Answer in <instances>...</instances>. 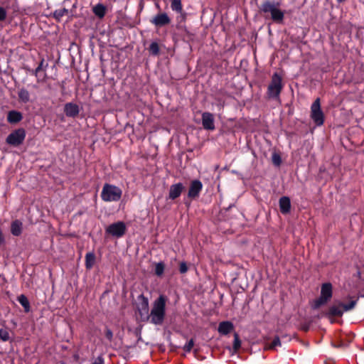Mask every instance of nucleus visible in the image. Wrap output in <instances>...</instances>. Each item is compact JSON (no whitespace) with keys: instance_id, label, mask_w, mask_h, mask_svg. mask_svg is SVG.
Returning <instances> with one entry per match:
<instances>
[{"instance_id":"5701e85b","label":"nucleus","mask_w":364,"mask_h":364,"mask_svg":"<svg viewBox=\"0 0 364 364\" xmlns=\"http://www.w3.org/2000/svg\"><path fill=\"white\" fill-rule=\"evenodd\" d=\"M18 96L19 100L23 103H27L30 100L29 92L24 88H21V90H19L18 92Z\"/></svg>"},{"instance_id":"aec40b11","label":"nucleus","mask_w":364,"mask_h":364,"mask_svg":"<svg viewBox=\"0 0 364 364\" xmlns=\"http://www.w3.org/2000/svg\"><path fill=\"white\" fill-rule=\"evenodd\" d=\"M92 11L96 16L102 18L106 14V7L102 4H97L93 7Z\"/></svg>"},{"instance_id":"dca6fc26","label":"nucleus","mask_w":364,"mask_h":364,"mask_svg":"<svg viewBox=\"0 0 364 364\" xmlns=\"http://www.w3.org/2000/svg\"><path fill=\"white\" fill-rule=\"evenodd\" d=\"M23 232V223L19 220H14L11 223V233L14 236H19Z\"/></svg>"},{"instance_id":"ddd939ff","label":"nucleus","mask_w":364,"mask_h":364,"mask_svg":"<svg viewBox=\"0 0 364 364\" xmlns=\"http://www.w3.org/2000/svg\"><path fill=\"white\" fill-rule=\"evenodd\" d=\"M64 112L68 117H75L79 114L80 107L77 104L68 102L64 106Z\"/></svg>"},{"instance_id":"2eb2a0df","label":"nucleus","mask_w":364,"mask_h":364,"mask_svg":"<svg viewBox=\"0 0 364 364\" xmlns=\"http://www.w3.org/2000/svg\"><path fill=\"white\" fill-rule=\"evenodd\" d=\"M234 328V326L230 321H222L218 325V331L222 335L230 333Z\"/></svg>"},{"instance_id":"f3484780","label":"nucleus","mask_w":364,"mask_h":364,"mask_svg":"<svg viewBox=\"0 0 364 364\" xmlns=\"http://www.w3.org/2000/svg\"><path fill=\"white\" fill-rule=\"evenodd\" d=\"M23 118L20 112L12 110L9 112L7 114V121L11 124H16L19 122Z\"/></svg>"},{"instance_id":"ea45409f","label":"nucleus","mask_w":364,"mask_h":364,"mask_svg":"<svg viewBox=\"0 0 364 364\" xmlns=\"http://www.w3.org/2000/svg\"><path fill=\"white\" fill-rule=\"evenodd\" d=\"M4 238L3 237V234H2V232L1 230H0V245L4 243Z\"/></svg>"},{"instance_id":"39448f33","label":"nucleus","mask_w":364,"mask_h":364,"mask_svg":"<svg viewBox=\"0 0 364 364\" xmlns=\"http://www.w3.org/2000/svg\"><path fill=\"white\" fill-rule=\"evenodd\" d=\"M310 117L314 123L320 127L324 123V114L321 107L320 98H316L311 106Z\"/></svg>"},{"instance_id":"c756f323","label":"nucleus","mask_w":364,"mask_h":364,"mask_svg":"<svg viewBox=\"0 0 364 364\" xmlns=\"http://www.w3.org/2000/svg\"><path fill=\"white\" fill-rule=\"evenodd\" d=\"M355 304H356V301H351L348 304H342L343 312L353 309L355 307Z\"/></svg>"},{"instance_id":"cd10ccee","label":"nucleus","mask_w":364,"mask_h":364,"mask_svg":"<svg viewBox=\"0 0 364 364\" xmlns=\"http://www.w3.org/2000/svg\"><path fill=\"white\" fill-rule=\"evenodd\" d=\"M164 272V264L163 262H159L155 266V274L157 276H161Z\"/></svg>"},{"instance_id":"4c0bfd02","label":"nucleus","mask_w":364,"mask_h":364,"mask_svg":"<svg viewBox=\"0 0 364 364\" xmlns=\"http://www.w3.org/2000/svg\"><path fill=\"white\" fill-rule=\"evenodd\" d=\"M6 11L4 8L0 6V21H4L6 18Z\"/></svg>"},{"instance_id":"6ab92c4d","label":"nucleus","mask_w":364,"mask_h":364,"mask_svg":"<svg viewBox=\"0 0 364 364\" xmlns=\"http://www.w3.org/2000/svg\"><path fill=\"white\" fill-rule=\"evenodd\" d=\"M343 314L342 304L338 305H333L329 308L328 314L329 316H341Z\"/></svg>"},{"instance_id":"f257e3e1","label":"nucleus","mask_w":364,"mask_h":364,"mask_svg":"<svg viewBox=\"0 0 364 364\" xmlns=\"http://www.w3.org/2000/svg\"><path fill=\"white\" fill-rule=\"evenodd\" d=\"M167 298L164 295H160L152 304L150 311L149 320L154 325L163 323L166 316V305Z\"/></svg>"},{"instance_id":"7ed1b4c3","label":"nucleus","mask_w":364,"mask_h":364,"mask_svg":"<svg viewBox=\"0 0 364 364\" xmlns=\"http://www.w3.org/2000/svg\"><path fill=\"white\" fill-rule=\"evenodd\" d=\"M122 196V191L118 186L105 183L102 189L101 198L105 202H117Z\"/></svg>"},{"instance_id":"2f4dec72","label":"nucleus","mask_w":364,"mask_h":364,"mask_svg":"<svg viewBox=\"0 0 364 364\" xmlns=\"http://www.w3.org/2000/svg\"><path fill=\"white\" fill-rule=\"evenodd\" d=\"M272 162L274 163V165L279 166L282 162L280 156L277 154H274L272 155Z\"/></svg>"},{"instance_id":"412c9836","label":"nucleus","mask_w":364,"mask_h":364,"mask_svg":"<svg viewBox=\"0 0 364 364\" xmlns=\"http://www.w3.org/2000/svg\"><path fill=\"white\" fill-rule=\"evenodd\" d=\"M95 262V255L93 252H87L85 255V267L87 269L92 268Z\"/></svg>"},{"instance_id":"473e14b6","label":"nucleus","mask_w":364,"mask_h":364,"mask_svg":"<svg viewBox=\"0 0 364 364\" xmlns=\"http://www.w3.org/2000/svg\"><path fill=\"white\" fill-rule=\"evenodd\" d=\"M281 345V342L279 337H275L272 341L269 348L272 349L276 348L277 346H279Z\"/></svg>"},{"instance_id":"58836bf2","label":"nucleus","mask_w":364,"mask_h":364,"mask_svg":"<svg viewBox=\"0 0 364 364\" xmlns=\"http://www.w3.org/2000/svg\"><path fill=\"white\" fill-rule=\"evenodd\" d=\"M92 364H104V360L101 357H98L95 361Z\"/></svg>"},{"instance_id":"72a5a7b5","label":"nucleus","mask_w":364,"mask_h":364,"mask_svg":"<svg viewBox=\"0 0 364 364\" xmlns=\"http://www.w3.org/2000/svg\"><path fill=\"white\" fill-rule=\"evenodd\" d=\"M193 345H194L193 341V339H191L184 346V347H183L184 350L186 352H190L191 350V349L193 348Z\"/></svg>"},{"instance_id":"c9c22d12","label":"nucleus","mask_w":364,"mask_h":364,"mask_svg":"<svg viewBox=\"0 0 364 364\" xmlns=\"http://www.w3.org/2000/svg\"><path fill=\"white\" fill-rule=\"evenodd\" d=\"M179 271L181 274H184L188 271V267L185 262H182L180 263Z\"/></svg>"},{"instance_id":"7c9ffc66","label":"nucleus","mask_w":364,"mask_h":364,"mask_svg":"<svg viewBox=\"0 0 364 364\" xmlns=\"http://www.w3.org/2000/svg\"><path fill=\"white\" fill-rule=\"evenodd\" d=\"M241 346V341L239 338V336L237 333H235L234 335V341H233V348L235 350H237Z\"/></svg>"},{"instance_id":"f8f14e48","label":"nucleus","mask_w":364,"mask_h":364,"mask_svg":"<svg viewBox=\"0 0 364 364\" xmlns=\"http://www.w3.org/2000/svg\"><path fill=\"white\" fill-rule=\"evenodd\" d=\"M202 124L205 129L214 130V117L213 114L210 112H203L202 114Z\"/></svg>"},{"instance_id":"bb28decb","label":"nucleus","mask_w":364,"mask_h":364,"mask_svg":"<svg viewBox=\"0 0 364 364\" xmlns=\"http://www.w3.org/2000/svg\"><path fill=\"white\" fill-rule=\"evenodd\" d=\"M149 51L152 55H158L159 54V46L156 42H152L149 47Z\"/></svg>"},{"instance_id":"0eeeda50","label":"nucleus","mask_w":364,"mask_h":364,"mask_svg":"<svg viewBox=\"0 0 364 364\" xmlns=\"http://www.w3.org/2000/svg\"><path fill=\"white\" fill-rule=\"evenodd\" d=\"M25 137V129L23 128H19L9 134L6 137V141L9 145L13 146H18L23 142Z\"/></svg>"},{"instance_id":"a878e982","label":"nucleus","mask_w":364,"mask_h":364,"mask_svg":"<svg viewBox=\"0 0 364 364\" xmlns=\"http://www.w3.org/2000/svg\"><path fill=\"white\" fill-rule=\"evenodd\" d=\"M171 8L173 11L181 13L182 11L181 0H172Z\"/></svg>"},{"instance_id":"b1692460","label":"nucleus","mask_w":364,"mask_h":364,"mask_svg":"<svg viewBox=\"0 0 364 364\" xmlns=\"http://www.w3.org/2000/svg\"><path fill=\"white\" fill-rule=\"evenodd\" d=\"M68 14V10L63 8V9H58V10H55L54 12H53V17L58 21H60L61 20V18L66 14Z\"/></svg>"},{"instance_id":"e433bc0d","label":"nucleus","mask_w":364,"mask_h":364,"mask_svg":"<svg viewBox=\"0 0 364 364\" xmlns=\"http://www.w3.org/2000/svg\"><path fill=\"white\" fill-rule=\"evenodd\" d=\"M105 337L107 338V339L109 341H112V338H113V333L112 331L108 328H106L105 329Z\"/></svg>"},{"instance_id":"4be33fe9","label":"nucleus","mask_w":364,"mask_h":364,"mask_svg":"<svg viewBox=\"0 0 364 364\" xmlns=\"http://www.w3.org/2000/svg\"><path fill=\"white\" fill-rule=\"evenodd\" d=\"M17 300L23 307L25 312L27 313L30 311V304L27 297L24 294H21L20 296H18Z\"/></svg>"},{"instance_id":"20e7f679","label":"nucleus","mask_w":364,"mask_h":364,"mask_svg":"<svg viewBox=\"0 0 364 364\" xmlns=\"http://www.w3.org/2000/svg\"><path fill=\"white\" fill-rule=\"evenodd\" d=\"M282 78L277 73L272 76L271 82L267 87V95L269 98L277 99L282 90Z\"/></svg>"},{"instance_id":"f03ea898","label":"nucleus","mask_w":364,"mask_h":364,"mask_svg":"<svg viewBox=\"0 0 364 364\" xmlns=\"http://www.w3.org/2000/svg\"><path fill=\"white\" fill-rule=\"evenodd\" d=\"M279 3L276 1H266L260 6V10L264 14H270L274 21H282L284 14L279 9Z\"/></svg>"},{"instance_id":"423d86ee","label":"nucleus","mask_w":364,"mask_h":364,"mask_svg":"<svg viewBox=\"0 0 364 364\" xmlns=\"http://www.w3.org/2000/svg\"><path fill=\"white\" fill-rule=\"evenodd\" d=\"M332 297V285L331 283H324L321 286V295L318 299L315 300L314 308L318 309L321 305L327 303Z\"/></svg>"},{"instance_id":"9d476101","label":"nucleus","mask_w":364,"mask_h":364,"mask_svg":"<svg viewBox=\"0 0 364 364\" xmlns=\"http://www.w3.org/2000/svg\"><path fill=\"white\" fill-rule=\"evenodd\" d=\"M141 301L138 308L139 314L142 321H149V300L146 297L141 295Z\"/></svg>"},{"instance_id":"393cba45","label":"nucleus","mask_w":364,"mask_h":364,"mask_svg":"<svg viewBox=\"0 0 364 364\" xmlns=\"http://www.w3.org/2000/svg\"><path fill=\"white\" fill-rule=\"evenodd\" d=\"M48 67V64H45L44 59H42L38 65V67L33 70L31 72L34 75H38V73H39L41 71H43V73H46V68Z\"/></svg>"},{"instance_id":"a211bd4d","label":"nucleus","mask_w":364,"mask_h":364,"mask_svg":"<svg viewBox=\"0 0 364 364\" xmlns=\"http://www.w3.org/2000/svg\"><path fill=\"white\" fill-rule=\"evenodd\" d=\"M279 208L282 213L286 214L290 211L291 203L288 197L283 196L279 199Z\"/></svg>"},{"instance_id":"c85d7f7f","label":"nucleus","mask_w":364,"mask_h":364,"mask_svg":"<svg viewBox=\"0 0 364 364\" xmlns=\"http://www.w3.org/2000/svg\"><path fill=\"white\" fill-rule=\"evenodd\" d=\"M0 338L3 341H7L9 339V333L5 328H0Z\"/></svg>"},{"instance_id":"9b49d317","label":"nucleus","mask_w":364,"mask_h":364,"mask_svg":"<svg viewBox=\"0 0 364 364\" xmlns=\"http://www.w3.org/2000/svg\"><path fill=\"white\" fill-rule=\"evenodd\" d=\"M202 188L203 184L201 181L197 179L192 181L188 189V197L191 199L198 197Z\"/></svg>"},{"instance_id":"a19ab883","label":"nucleus","mask_w":364,"mask_h":364,"mask_svg":"<svg viewBox=\"0 0 364 364\" xmlns=\"http://www.w3.org/2000/svg\"><path fill=\"white\" fill-rule=\"evenodd\" d=\"M346 0H337L338 2H343L345 1Z\"/></svg>"},{"instance_id":"6e6552de","label":"nucleus","mask_w":364,"mask_h":364,"mask_svg":"<svg viewBox=\"0 0 364 364\" xmlns=\"http://www.w3.org/2000/svg\"><path fill=\"white\" fill-rule=\"evenodd\" d=\"M106 231L114 237H120L125 233L126 225L124 223L119 221L109 225Z\"/></svg>"},{"instance_id":"4468645a","label":"nucleus","mask_w":364,"mask_h":364,"mask_svg":"<svg viewBox=\"0 0 364 364\" xmlns=\"http://www.w3.org/2000/svg\"><path fill=\"white\" fill-rule=\"evenodd\" d=\"M185 187L181 183L173 184L170 186L168 197L171 200H175L178 198Z\"/></svg>"},{"instance_id":"1a4fd4ad","label":"nucleus","mask_w":364,"mask_h":364,"mask_svg":"<svg viewBox=\"0 0 364 364\" xmlns=\"http://www.w3.org/2000/svg\"><path fill=\"white\" fill-rule=\"evenodd\" d=\"M150 23L156 28H161L168 25L171 18L166 13H159L150 20Z\"/></svg>"},{"instance_id":"f704fd0d","label":"nucleus","mask_w":364,"mask_h":364,"mask_svg":"<svg viewBox=\"0 0 364 364\" xmlns=\"http://www.w3.org/2000/svg\"><path fill=\"white\" fill-rule=\"evenodd\" d=\"M35 76L37 78V81L38 82H44L46 80V73H41V72H40L39 73H38V75H35Z\"/></svg>"}]
</instances>
